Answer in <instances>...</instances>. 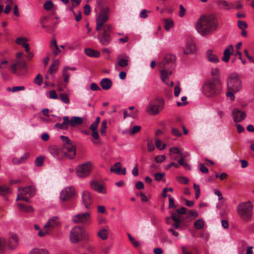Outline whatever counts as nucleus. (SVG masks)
<instances>
[{
	"label": "nucleus",
	"instance_id": "obj_1",
	"mask_svg": "<svg viewBox=\"0 0 254 254\" xmlns=\"http://www.w3.org/2000/svg\"><path fill=\"white\" fill-rule=\"evenodd\" d=\"M218 28V22L212 14L201 15L195 25L197 31L203 36L212 34Z\"/></svg>",
	"mask_w": 254,
	"mask_h": 254
},
{
	"label": "nucleus",
	"instance_id": "obj_2",
	"mask_svg": "<svg viewBox=\"0 0 254 254\" xmlns=\"http://www.w3.org/2000/svg\"><path fill=\"white\" fill-rule=\"evenodd\" d=\"M222 83L219 78L212 77L206 80L202 86L203 93L207 97L219 95L222 91Z\"/></svg>",
	"mask_w": 254,
	"mask_h": 254
},
{
	"label": "nucleus",
	"instance_id": "obj_3",
	"mask_svg": "<svg viewBox=\"0 0 254 254\" xmlns=\"http://www.w3.org/2000/svg\"><path fill=\"white\" fill-rule=\"evenodd\" d=\"M253 209V205L250 201L242 202L237 207L239 216L245 222H248L251 219Z\"/></svg>",
	"mask_w": 254,
	"mask_h": 254
},
{
	"label": "nucleus",
	"instance_id": "obj_4",
	"mask_svg": "<svg viewBox=\"0 0 254 254\" xmlns=\"http://www.w3.org/2000/svg\"><path fill=\"white\" fill-rule=\"evenodd\" d=\"M62 225V222L58 216H53L50 218L44 226L43 232L40 230L38 233L40 237H44L46 235L50 234L53 230L60 227Z\"/></svg>",
	"mask_w": 254,
	"mask_h": 254
},
{
	"label": "nucleus",
	"instance_id": "obj_5",
	"mask_svg": "<svg viewBox=\"0 0 254 254\" xmlns=\"http://www.w3.org/2000/svg\"><path fill=\"white\" fill-rule=\"evenodd\" d=\"M164 108V101L161 98H155L150 101L146 108V112L151 115L158 114Z\"/></svg>",
	"mask_w": 254,
	"mask_h": 254
},
{
	"label": "nucleus",
	"instance_id": "obj_6",
	"mask_svg": "<svg viewBox=\"0 0 254 254\" xmlns=\"http://www.w3.org/2000/svg\"><path fill=\"white\" fill-rule=\"evenodd\" d=\"M103 29V31H98V39L101 45L107 46L112 41L111 37L112 26L110 24H105Z\"/></svg>",
	"mask_w": 254,
	"mask_h": 254
},
{
	"label": "nucleus",
	"instance_id": "obj_7",
	"mask_svg": "<svg viewBox=\"0 0 254 254\" xmlns=\"http://www.w3.org/2000/svg\"><path fill=\"white\" fill-rule=\"evenodd\" d=\"M84 238V230L80 226H75L72 228L69 234V239L73 244H78Z\"/></svg>",
	"mask_w": 254,
	"mask_h": 254
},
{
	"label": "nucleus",
	"instance_id": "obj_8",
	"mask_svg": "<svg viewBox=\"0 0 254 254\" xmlns=\"http://www.w3.org/2000/svg\"><path fill=\"white\" fill-rule=\"evenodd\" d=\"M241 87V81L239 75L236 73L230 74L227 81V90L239 91Z\"/></svg>",
	"mask_w": 254,
	"mask_h": 254
},
{
	"label": "nucleus",
	"instance_id": "obj_9",
	"mask_svg": "<svg viewBox=\"0 0 254 254\" xmlns=\"http://www.w3.org/2000/svg\"><path fill=\"white\" fill-rule=\"evenodd\" d=\"M109 9L108 7L101 8L100 13L96 19V31H100L101 30L102 27H103L105 25L104 24L108 21L109 19Z\"/></svg>",
	"mask_w": 254,
	"mask_h": 254
},
{
	"label": "nucleus",
	"instance_id": "obj_10",
	"mask_svg": "<svg viewBox=\"0 0 254 254\" xmlns=\"http://www.w3.org/2000/svg\"><path fill=\"white\" fill-rule=\"evenodd\" d=\"M48 151L54 157L58 160L65 159V152L63 150L62 146L52 145L48 147Z\"/></svg>",
	"mask_w": 254,
	"mask_h": 254
},
{
	"label": "nucleus",
	"instance_id": "obj_11",
	"mask_svg": "<svg viewBox=\"0 0 254 254\" xmlns=\"http://www.w3.org/2000/svg\"><path fill=\"white\" fill-rule=\"evenodd\" d=\"M50 18L49 16H42L40 20V25L48 33L54 31L56 27V23L50 24Z\"/></svg>",
	"mask_w": 254,
	"mask_h": 254
},
{
	"label": "nucleus",
	"instance_id": "obj_12",
	"mask_svg": "<svg viewBox=\"0 0 254 254\" xmlns=\"http://www.w3.org/2000/svg\"><path fill=\"white\" fill-rule=\"evenodd\" d=\"M91 169V163L88 162L78 166L76 168V174L80 177H86L90 173Z\"/></svg>",
	"mask_w": 254,
	"mask_h": 254
},
{
	"label": "nucleus",
	"instance_id": "obj_13",
	"mask_svg": "<svg viewBox=\"0 0 254 254\" xmlns=\"http://www.w3.org/2000/svg\"><path fill=\"white\" fill-rule=\"evenodd\" d=\"M91 212L88 211L83 213H78L73 215L72 221L74 223H85L90 220Z\"/></svg>",
	"mask_w": 254,
	"mask_h": 254
},
{
	"label": "nucleus",
	"instance_id": "obj_14",
	"mask_svg": "<svg viewBox=\"0 0 254 254\" xmlns=\"http://www.w3.org/2000/svg\"><path fill=\"white\" fill-rule=\"evenodd\" d=\"M100 121V118L99 117H97L96 118V120L94 123H93L89 127V129L92 131V137L93 139H92V142L94 144H97L98 141H96L99 138V135L97 130L99 123Z\"/></svg>",
	"mask_w": 254,
	"mask_h": 254
},
{
	"label": "nucleus",
	"instance_id": "obj_15",
	"mask_svg": "<svg viewBox=\"0 0 254 254\" xmlns=\"http://www.w3.org/2000/svg\"><path fill=\"white\" fill-rule=\"evenodd\" d=\"M75 189L73 187L64 188L60 194V198L62 201H67L75 195Z\"/></svg>",
	"mask_w": 254,
	"mask_h": 254
},
{
	"label": "nucleus",
	"instance_id": "obj_16",
	"mask_svg": "<svg viewBox=\"0 0 254 254\" xmlns=\"http://www.w3.org/2000/svg\"><path fill=\"white\" fill-rule=\"evenodd\" d=\"M176 60V57L173 54H166L163 61L159 64L160 68H168L167 65L173 66L174 63Z\"/></svg>",
	"mask_w": 254,
	"mask_h": 254
},
{
	"label": "nucleus",
	"instance_id": "obj_17",
	"mask_svg": "<svg viewBox=\"0 0 254 254\" xmlns=\"http://www.w3.org/2000/svg\"><path fill=\"white\" fill-rule=\"evenodd\" d=\"M63 150L65 152V159H73L76 155V147L72 144L69 146H62Z\"/></svg>",
	"mask_w": 254,
	"mask_h": 254
},
{
	"label": "nucleus",
	"instance_id": "obj_18",
	"mask_svg": "<svg viewBox=\"0 0 254 254\" xmlns=\"http://www.w3.org/2000/svg\"><path fill=\"white\" fill-rule=\"evenodd\" d=\"M182 151L183 149L177 147H172L170 148L169 155L171 160L176 161L178 160L179 156L180 157V158L182 157V156H184L185 155L183 154Z\"/></svg>",
	"mask_w": 254,
	"mask_h": 254
},
{
	"label": "nucleus",
	"instance_id": "obj_19",
	"mask_svg": "<svg viewBox=\"0 0 254 254\" xmlns=\"http://www.w3.org/2000/svg\"><path fill=\"white\" fill-rule=\"evenodd\" d=\"M10 68L12 70L13 73L19 75L17 70H26V64L24 61H17L11 64Z\"/></svg>",
	"mask_w": 254,
	"mask_h": 254
},
{
	"label": "nucleus",
	"instance_id": "obj_20",
	"mask_svg": "<svg viewBox=\"0 0 254 254\" xmlns=\"http://www.w3.org/2000/svg\"><path fill=\"white\" fill-rule=\"evenodd\" d=\"M232 116L235 123H239L244 120L246 116L245 112L242 111L238 108H235L232 111Z\"/></svg>",
	"mask_w": 254,
	"mask_h": 254
},
{
	"label": "nucleus",
	"instance_id": "obj_21",
	"mask_svg": "<svg viewBox=\"0 0 254 254\" xmlns=\"http://www.w3.org/2000/svg\"><path fill=\"white\" fill-rule=\"evenodd\" d=\"M118 63L116 66L119 65L122 67H125L129 64V58L126 54L121 55L118 57Z\"/></svg>",
	"mask_w": 254,
	"mask_h": 254
},
{
	"label": "nucleus",
	"instance_id": "obj_22",
	"mask_svg": "<svg viewBox=\"0 0 254 254\" xmlns=\"http://www.w3.org/2000/svg\"><path fill=\"white\" fill-rule=\"evenodd\" d=\"M82 201L86 208H90L93 199L90 193L88 191H84L82 193Z\"/></svg>",
	"mask_w": 254,
	"mask_h": 254
},
{
	"label": "nucleus",
	"instance_id": "obj_23",
	"mask_svg": "<svg viewBox=\"0 0 254 254\" xmlns=\"http://www.w3.org/2000/svg\"><path fill=\"white\" fill-rule=\"evenodd\" d=\"M234 54V48L232 45H230L227 48H226L223 53V56L222 58V60L227 63L229 62L231 55Z\"/></svg>",
	"mask_w": 254,
	"mask_h": 254
},
{
	"label": "nucleus",
	"instance_id": "obj_24",
	"mask_svg": "<svg viewBox=\"0 0 254 254\" xmlns=\"http://www.w3.org/2000/svg\"><path fill=\"white\" fill-rule=\"evenodd\" d=\"M9 249L13 250L15 249L18 245V239L16 235H12L9 238L7 244Z\"/></svg>",
	"mask_w": 254,
	"mask_h": 254
},
{
	"label": "nucleus",
	"instance_id": "obj_25",
	"mask_svg": "<svg viewBox=\"0 0 254 254\" xmlns=\"http://www.w3.org/2000/svg\"><path fill=\"white\" fill-rule=\"evenodd\" d=\"M195 46L192 41L188 42L186 47L184 50V54L186 55L192 54L195 53Z\"/></svg>",
	"mask_w": 254,
	"mask_h": 254
},
{
	"label": "nucleus",
	"instance_id": "obj_26",
	"mask_svg": "<svg viewBox=\"0 0 254 254\" xmlns=\"http://www.w3.org/2000/svg\"><path fill=\"white\" fill-rule=\"evenodd\" d=\"M206 56L209 62L213 63L219 62V59L217 56L213 53V51L208 50L206 52Z\"/></svg>",
	"mask_w": 254,
	"mask_h": 254
},
{
	"label": "nucleus",
	"instance_id": "obj_27",
	"mask_svg": "<svg viewBox=\"0 0 254 254\" xmlns=\"http://www.w3.org/2000/svg\"><path fill=\"white\" fill-rule=\"evenodd\" d=\"M90 186L93 190L99 192L105 193L106 192V190L104 186L102 185L99 184L97 182L92 181L90 183Z\"/></svg>",
	"mask_w": 254,
	"mask_h": 254
},
{
	"label": "nucleus",
	"instance_id": "obj_28",
	"mask_svg": "<svg viewBox=\"0 0 254 254\" xmlns=\"http://www.w3.org/2000/svg\"><path fill=\"white\" fill-rule=\"evenodd\" d=\"M216 3L219 8L224 10H229L233 7L231 4L223 0H218Z\"/></svg>",
	"mask_w": 254,
	"mask_h": 254
},
{
	"label": "nucleus",
	"instance_id": "obj_29",
	"mask_svg": "<svg viewBox=\"0 0 254 254\" xmlns=\"http://www.w3.org/2000/svg\"><path fill=\"white\" fill-rule=\"evenodd\" d=\"M83 122V119L81 117H72L70 120L68 119V125L75 127L77 125H81Z\"/></svg>",
	"mask_w": 254,
	"mask_h": 254
},
{
	"label": "nucleus",
	"instance_id": "obj_30",
	"mask_svg": "<svg viewBox=\"0 0 254 254\" xmlns=\"http://www.w3.org/2000/svg\"><path fill=\"white\" fill-rule=\"evenodd\" d=\"M100 84L104 90H107L112 87V81L109 78H105L100 81Z\"/></svg>",
	"mask_w": 254,
	"mask_h": 254
},
{
	"label": "nucleus",
	"instance_id": "obj_31",
	"mask_svg": "<svg viewBox=\"0 0 254 254\" xmlns=\"http://www.w3.org/2000/svg\"><path fill=\"white\" fill-rule=\"evenodd\" d=\"M57 128L62 129H67L68 126V117L64 116L63 117V122L62 124L56 123L55 125Z\"/></svg>",
	"mask_w": 254,
	"mask_h": 254
},
{
	"label": "nucleus",
	"instance_id": "obj_32",
	"mask_svg": "<svg viewBox=\"0 0 254 254\" xmlns=\"http://www.w3.org/2000/svg\"><path fill=\"white\" fill-rule=\"evenodd\" d=\"M84 52L86 55L90 57L98 58L100 56V53L99 51L92 50L90 48L85 49Z\"/></svg>",
	"mask_w": 254,
	"mask_h": 254
},
{
	"label": "nucleus",
	"instance_id": "obj_33",
	"mask_svg": "<svg viewBox=\"0 0 254 254\" xmlns=\"http://www.w3.org/2000/svg\"><path fill=\"white\" fill-rule=\"evenodd\" d=\"M97 236L103 240H107L108 237V227L106 226L105 228L99 231L97 233Z\"/></svg>",
	"mask_w": 254,
	"mask_h": 254
},
{
	"label": "nucleus",
	"instance_id": "obj_34",
	"mask_svg": "<svg viewBox=\"0 0 254 254\" xmlns=\"http://www.w3.org/2000/svg\"><path fill=\"white\" fill-rule=\"evenodd\" d=\"M23 191L24 194H28L30 196H33L35 194L34 188L32 186H29L25 188H21L19 189V190Z\"/></svg>",
	"mask_w": 254,
	"mask_h": 254
},
{
	"label": "nucleus",
	"instance_id": "obj_35",
	"mask_svg": "<svg viewBox=\"0 0 254 254\" xmlns=\"http://www.w3.org/2000/svg\"><path fill=\"white\" fill-rule=\"evenodd\" d=\"M161 73V78L162 81L166 84H168V83L166 82V79L168 78L169 75H171L172 74V71H168L166 68L162 69L160 71Z\"/></svg>",
	"mask_w": 254,
	"mask_h": 254
},
{
	"label": "nucleus",
	"instance_id": "obj_36",
	"mask_svg": "<svg viewBox=\"0 0 254 254\" xmlns=\"http://www.w3.org/2000/svg\"><path fill=\"white\" fill-rule=\"evenodd\" d=\"M110 171L118 175L121 174V163L120 162L116 163L114 165L112 166L110 168Z\"/></svg>",
	"mask_w": 254,
	"mask_h": 254
},
{
	"label": "nucleus",
	"instance_id": "obj_37",
	"mask_svg": "<svg viewBox=\"0 0 254 254\" xmlns=\"http://www.w3.org/2000/svg\"><path fill=\"white\" fill-rule=\"evenodd\" d=\"M58 65L59 62L55 61L50 66L48 70V73H49L50 74H54L58 69Z\"/></svg>",
	"mask_w": 254,
	"mask_h": 254
},
{
	"label": "nucleus",
	"instance_id": "obj_38",
	"mask_svg": "<svg viewBox=\"0 0 254 254\" xmlns=\"http://www.w3.org/2000/svg\"><path fill=\"white\" fill-rule=\"evenodd\" d=\"M19 208L24 212H31L33 211V208L30 206L27 205L25 204L19 203L17 204Z\"/></svg>",
	"mask_w": 254,
	"mask_h": 254
},
{
	"label": "nucleus",
	"instance_id": "obj_39",
	"mask_svg": "<svg viewBox=\"0 0 254 254\" xmlns=\"http://www.w3.org/2000/svg\"><path fill=\"white\" fill-rule=\"evenodd\" d=\"M6 244V240L3 238H0V254H4Z\"/></svg>",
	"mask_w": 254,
	"mask_h": 254
},
{
	"label": "nucleus",
	"instance_id": "obj_40",
	"mask_svg": "<svg viewBox=\"0 0 254 254\" xmlns=\"http://www.w3.org/2000/svg\"><path fill=\"white\" fill-rule=\"evenodd\" d=\"M29 254H49V252L44 249L35 248L33 249Z\"/></svg>",
	"mask_w": 254,
	"mask_h": 254
},
{
	"label": "nucleus",
	"instance_id": "obj_41",
	"mask_svg": "<svg viewBox=\"0 0 254 254\" xmlns=\"http://www.w3.org/2000/svg\"><path fill=\"white\" fill-rule=\"evenodd\" d=\"M189 155V154H188V155ZM187 156V154L186 155V156ZM185 156V155L184 156H182V157L180 158V159L178 160L179 165L183 166L185 168V169L186 170H190V168H191L189 164L184 162Z\"/></svg>",
	"mask_w": 254,
	"mask_h": 254
},
{
	"label": "nucleus",
	"instance_id": "obj_42",
	"mask_svg": "<svg viewBox=\"0 0 254 254\" xmlns=\"http://www.w3.org/2000/svg\"><path fill=\"white\" fill-rule=\"evenodd\" d=\"M45 157L43 156H39L36 158L35 165L37 167H41L43 165V162Z\"/></svg>",
	"mask_w": 254,
	"mask_h": 254
},
{
	"label": "nucleus",
	"instance_id": "obj_43",
	"mask_svg": "<svg viewBox=\"0 0 254 254\" xmlns=\"http://www.w3.org/2000/svg\"><path fill=\"white\" fill-rule=\"evenodd\" d=\"M60 138L63 142V146H69V144H72L71 140L67 136L61 135Z\"/></svg>",
	"mask_w": 254,
	"mask_h": 254
},
{
	"label": "nucleus",
	"instance_id": "obj_44",
	"mask_svg": "<svg viewBox=\"0 0 254 254\" xmlns=\"http://www.w3.org/2000/svg\"><path fill=\"white\" fill-rule=\"evenodd\" d=\"M107 122L106 120L103 121L102 122L100 131L101 135H105V134H106V129L107 127Z\"/></svg>",
	"mask_w": 254,
	"mask_h": 254
},
{
	"label": "nucleus",
	"instance_id": "obj_45",
	"mask_svg": "<svg viewBox=\"0 0 254 254\" xmlns=\"http://www.w3.org/2000/svg\"><path fill=\"white\" fill-rule=\"evenodd\" d=\"M165 28L167 31H169L170 28L174 26V22L172 19H165Z\"/></svg>",
	"mask_w": 254,
	"mask_h": 254
},
{
	"label": "nucleus",
	"instance_id": "obj_46",
	"mask_svg": "<svg viewBox=\"0 0 254 254\" xmlns=\"http://www.w3.org/2000/svg\"><path fill=\"white\" fill-rule=\"evenodd\" d=\"M11 192L10 188L6 186H0V194H5Z\"/></svg>",
	"mask_w": 254,
	"mask_h": 254
},
{
	"label": "nucleus",
	"instance_id": "obj_47",
	"mask_svg": "<svg viewBox=\"0 0 254 254\" xmlns=\"http://www.w3.org/2000/svg\"><path fill=\"white\" fill-rule=\"evenodd\" d=\"M204 226V222L202 219H198L194 223V227L196 229L199 230Z\"/></svg>",
	"mask_w": 254,
	"mask_h": 254
},
{
	"label": "nucleus",
	"instance_id": "obj_48",
	"mask_svg": "<svg viewBox=\"0 0 254 254\" xmlns=\"http://www.w3.org/2000/svg\"><path fill=\"white\" fill-rule=\"evenodd\" d=\"M43 80L42 76L40 74H38L34 80V82L35 84L40 86L42 84Z\"/></svg>",
	"mask_w": 254,
	"mask_h": 254
},
{
	"label": "nucleus",
	"instance_id": "obj_49",
	"mask_svg": "<svg viewBox=\"0 0 254 254\" xmlns=\"http://www.w3.org/2000/svg\"><path fill=\"white\" fill-rule=\"evenodd\" d=\"M211 74L213 77H218L220 78V70L217 67L212 68L211 70Z\"/></svg>",
	"mask_w": 254,
	"mask_h": 254
},
{
	"label": "nucleus",
	"instance_id": "obj_50",
	"mask_svg": "<svg viewBox=\"0 0 254 254\" xmlns=\"http://www.w3.org/2000/svg\"><path fill=\"white\" fill-rule=\"evenodd\" d=\"M59 97L62 101L64 103L68 104L69 103V99L66 94L61 93L60 94Z\"/></svg>",
	"mask_w": 254,
	"mask_h": 254
},
{
	"label": "nucleus",
	"instance_id": "obj_51",
	"mask_svg": "<svg viewBox=\"0 0 254 254\" xmlns=\"http://www.w3.org/2000/svg\"><path fill=\"white\" fill-rule=\"evenodd\" d=\"M27 42V39L26 38L20 37L16 39L15 42L20 45H22L24 47L25 44H26Z\"/></svg>",
	"mask_w": 254,
	"mask_h": 254
},
{
	"label": "nucleus",
	"instance_id": "obj_52",
	"mask_svg": "<svg viewBox=\"0 0 254 254\" xmlns=\"http://www.w3.org/2000/svg\"><path fill=\"white\" fill-rule=\"evenodd\" d=\"M54 6L53 3L51 0H47L44 4V8L46 10H51Z\"/></svg>",
	"mask_w": 254,
	"mask_h": 254
},
{
	"label": "nucleus",
	"instance_id": "obj_53",
	"mask_svg": "<svg viewBox=\"0 0 254 254\" xmlns=\"http://www.w3.org/2000/svg\"><path fill=\"white\" fill-rule=\"evenodd\" d=\"M156 147L159 150H163L166 146L165 144H162V142L160 139H157L155 142Z\"/></svg>",
	"mask_w": 254,
	"mask_h": 254
},
{
	"label": "nucleus",
	"instance_id": "obj_54",
	"mask_svg": "<svg viewBox=\"0 0 254 254\" xmlns=\"http://www.w3.org/2000/svg\"><path fill=\"white\" fill-rule=\"evenodd\" d=\"M127 236L132 245L135 248L138 247L139 246V243L137 241H136L135 240V239L133 237H132L130 234H127Z\"/></svg>",
	"mask_w": 254,
	"mask_h": 254
},
{
	"label": "nucleus",
	"instance_id": "obj_55",
	"mask_svg": "<svg viewBox=\"0 0 254 254\" xmlns=\"http://www.w3.org/2000/svg\"><path fill=\"white\" fill-rule=\"evenodd\" d=\"M238 26L240 29H246L248 27L247 22L242 20H239L238 21Z\"/></svg>",
	"mask_w": 254,
	"mask_h": 254
},
{
	"label": "nucleus",
	"instance_id": "obj_56",
	"mask_svg": "<svg viewBox=\"0 0 254 254\" xmlns=\"http://www.w3.org/2000/svg\"><path fill=\"white\" fill-rule=\"evenodd\" d=\"M166 159V156L164 155H158L154 158V161L158 163L163 162Z\"/></svg>",
	"mask_w": 254,
	"mask_h": 254
},
{
	"label": "nucleus",
	"instance_id": "obj_57",
	"mask_svg": "<svg viewBox=\"0 0 254 254\" xmlns=\"http://www.w3.org/2000/svg\"><path fill=\"white\" fill-rule=\"evenodd\" d=\"M193 188L195 190V197L196 199H198L200 195V188L199 186L196 184H193Z\"/></svg>",
	"mask_w": 254,
	"mask_h": 254
},
{
	"label": "nucleus",
	"instance_id": "obj_58",
	"mask_svg": "<svg viewBox=\"0 0 254 254\" xmlns=\"http://www.w3.org/2000/svg\"><path fill=\"white\" fill-rule=\"evenodd\" d=\"M23 192L21 193L20 194H18L16 198V200H23L26 202H29V199L28 197L24 196Z\"/></svg>",
	"mask_w": 254,
	"mask_h": 254
},
{
	"label": "nucleus",
	"instance_id": "obj_59",
	"mask_svg": "<svg viewBox=\"0 0 254 254\" xmlns=\"http://www.w3.org/2000/svg\"><path fill=\"white\" fill-rule=\"evenodd\" d=\"M237 92V91H233L231 90H228V92L226 94L227 96L229 98L231 101H234L235 100L234 93Z\"/></svg>",
	"mask_w": 254,
	"mask_h": 254
},
{
	"label": "nucleus",
	"instance_id": "obj_60",
	"mask_svg": "<svg viewBox=\"0 0 254 254\" xmlns=\"http://www.w3.org/2000/svg\"><path fill=\"white\" fill-rule=\"evenodd\" d=\"M171 132L172 134L178 137L181 136L182 134V132L180 130H179L177 128L175 127H172L171 128Z\"/></svg>",
	"mask_w": 254,
	"mask_h": 254
},
{
	"label": "nucleus",
	"instance_id": "obj_61",
	"mask_svg": "<svg viewBox=\"0 0 254 254\" xmlns=\"http://www.w3.org/2000/svg\"><path fill=\"white\" fill-rule=\"evenodd\" d=\"M141 129V127L140 126H135L133 127L131 131H130V133L132 135L134 134L137 132H138Z\"/></svg>",
	"mask_w": 254,
	"mask_h": 254
},
{
	"label": "nucleus",
	"instance_id": "obj_62",
	"mask_svg": "<svg viewBox=\"0 0 254 254\" xmlns=\"http://www.w3.org/2000/svg\"><path fill=\"white\" fill-rule=\"evenodd\" d=\"M178 181L179 183L183 184H188L189 183V180L185 177H180L178 178Z\"/></svg>",
	"mask_w": 254,
	"mask_h": 254
},
{
	"label": "nucleus",
	"instance_id": "obj_63",
	"mask_svg": "<svg viewBox=\"0 0 254 254\" xmlns=\"http://www.w3.org/2000/svg\"><path fill=\"white\" fill-rule=\"evenodd\" d=\"M63 75L64 76V80L66 83L68 82V79L69 77V74L66 71V68H64L63 71Z\"/></svg>",
	"mask_w": 254,
	"mask_h": 254
},
{
	"label": "nucleus",
	"instance_id": "obj_64",
	"mask_svg": "<svg viewBox=\"0 0 254 254\" xmlns=\"http://www.w3.org/2000/svg\"><path fill=\"white\" fill-rule=\"evenodd\" d=\"M90 89L91 90L94 91H98V90H100V91L101 90V88L98 86L97 84H96L95 83H92L91 84L90 86Z\"/></svg>",
	"mask_w": 254,
	"mask_h": 254
}]
</instances>
